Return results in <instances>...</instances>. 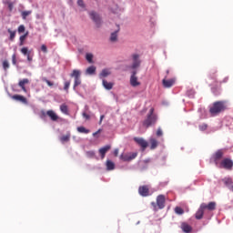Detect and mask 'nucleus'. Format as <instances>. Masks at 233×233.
<instances>
[{"instance_id":"obj_1","label":"nucleus","mask_w":233,"mask_h":233,"mask_svg":"<svg viewBox=\"0 0 233 233\" xmlns=\"http://www.w3.org/2000/svg\"><path fill=\"white\" fill-rule=\"evenodd\" d=\"M225 110H227V103L225 101H217L209 107V114L214 116L225 112Z\"/></svg>"},{"instance_id":"obj_2","label":"nucleus","mask_w":233,"mask_h":233,"mask_svg":"<svg viewBox=\"0 0 233 233\" xmlns=\"http://www.w3.org/2000/svg\"><path fill=\"white\" fill-rule=\"evenodd\" d=\"M156 123H157V115L154 114V108H151L147 118L143 121V127H145V128H150V127H154Z\"/></svg>"},{"instance_id":"obj_3","label":"nucleus","mask_w":233,"mask_h":233,"mask_svg":"<svg viewBox=\"0 0 233 233\" xmlns=\"http://www.w3.org/2000/svg\"><path fill=\"white\" fill-rule=\"evenodd\" d=\"M225 156V150L218 149L217 150L211 157V160L215 163L216 167L219 166V161L223 159V157Z\"/></svg>"},{"instance_id":"obj_4","label":"nucleus","mask_w":233,"mask_h":233,"mask_svg":"<svg viewBox=\"0 0 233 233\" xmlns=\"http://www.w3.org/2000/svg\"><path fill=\"white\" fill-rule=\"evenodd\" d=\"M70 76L74 77V79H75L73 89L76 90V87L79 86V85H81V71L75 69L71 73Z\"/></svg>"},{"instance_id":"obj_5","label":"nucleus","mask_w":233,"mask_h":233,"mask_svg":"<svg viewBox=\"0 0 233 233\" xmlns=\"http://www.w3.org/2000/svg\"><path fill=\"white\" fill-rule=\"evenodd\" d=\"M218 167V168H225V170H232L233 161L230 158H224Z\"/></svg>"},{"instance_id":"obj_6","label":"nucleus","mask_w":233,"mask_h":233,"mask_svg":"<svg viewBox=\"0 0 233 233\" xmlns=\"http://www.w3.org/2000/svg\"><path fill=\"white\" fill-rule=\"evenodd\" d=\"M90 18L96 24V27L99 28L101 26V16L99 14L96 13V11L89 12Z\"/></svg>"},{"instance_id":"obj_7","label":"nucleus","mask_w":233,"mask_h":233,"mask_svg":"<svg viewBox=\"0 0 233 233\" xmlns=\"http://www.w3.org/2000/svg\"><path fill=\"white\" fill-rule=\"evenodd\" d=\"M208 83L212 86H218L221 85L222 82L218 81V76H216V73L211 72L208 76Z\"/></svg>"},{"instance_id":"obj_8","label":"nucleus","mask_w":233,"mask_h":233,"mask_svg":"<svg viewBox=\"0 0 233 233\" xmlns=\"http://www.w3.org/2000/svg\"><path fill=\"white\" fill-rule=\"evenodd\" d=\"M137 157V152L122 154L120 156V159H122V161H132Z\"/></svg>"},{"instance_id":"obj_9","label":"nucleus","mask_w":233,"mask_h":233,"mask_svg":"<svg viewBox=\"0 0 233 233\" xmlns=\"http://www.w3.org/2000/svg\"><path fill=\"white\" fill-rule=\"evenodd\" d=\"M20 52L21 54H23V56H25L27 57V61L29 63H32L34 58V54H32V50H28V47H22Z\"/></svg>"},{"instance_id":"obj_10","label":"nucleus","mask_w":233,"mask_h":233,"mask_svg":"<svg viewBox=\"0 0 233 233\" xmlns=\"http://www.w3.org/2000/svg\"><path fill=\"white\" fill-rule=\"evenodd\" d=\"M132 59H133V63H132L131 68H133V70H136V68H139V66H141V59H139V55L133 54Z\"/></svg>"},{"instance_id":"obj_11","label":"nucleus","mask_w":233,"mask_h":233,"mask_svg":"<svg viewBox=\"0 0 233 233\" xmlns=\"http://www.w3.org/2000/svg\"><path fill=\"white\" fill-rule=\"evenodd\" d=\"M46 116H48L51 121H57V119H59V116H57V114H56L54 110H48L46 111V113H45V111H42V117H45Z\"/></svg>"},{"instance_id":"obj_12","label":"nucleus","mask_w":233,"mask_h":233,"mask_svg":"<svg viewBox=\"0 0 233 233\" xmlns=\"http://www.w3.org/2000/svg\"><path fill=\"white\" fill-rule=\"evenodd\" d=\"M175 84H176V78H170V79L164 78L162 80V85L164 88H171V86H174Z\"/></svg>"},{"instance_id":"obj_13","label":"nucleus","mask_w":233,"mask_h":233,"mask_svg":"<svg viewBox=\"0 0 233 233\" xmlns=\"http://www.w3.org/2000/svg\"><path fill=\"white\" fill-rule=\"evenodd\" d=\"M134 141L136 143H137V145H139V147H141L142 150H146L147 147H148V142H147V140H145L143 138L135 137Z\"/></svg>"},{"instance_id":"obj_14","label":"nucleus","mask_w":233,"mask_h":233,"mask_svg":"<svg viewBox=\"0 0 233 233\" xmlns=\"http://www.w3.org/2000/svg\"><path fill=\"white\" fill-rule=\"evenodd\" d=\"M149 192H150V189L148 188V186H140L138 187V193L143 198H147V196H148Z\"/></svg>"},{"instance_id":"obj_15","label":"nucleus","mask_w":233,"mask_h":233,"mask_svg":"<svg viewBox=\"0 0 233 233\" xmlns=\"http://www.w3.org/2000/svg\"><path fill=\"white\" fill-rule=\"evenodd\" d=\"M165 203H166V198L164 195H158L157 197V206L158 207V208L163 209V208L165 207Z\"/></svg>"},{"instance_id":"obj_16","label":"nucleus","mask_w":233,"mask_h":233,"mask_svg":"<svg viewBox=\"0 0 233 233\" xmlns=\"http://www.w3.org/2000/svg\"><path fill=\"white\" fill-rule=\"evenodd\" d=\"M137 74V71H133L132 76L130 77L131 86H139L141 85V83H139V81H137V76H136Z\"/></svg>"},{"instance_id":"obj_17","label":"nucleus","mask_w":233,"mask_h":233,"mask_svg":"<svg viewBox=\"0 0 233 233\" xmlns=\"http://www.w3.org/2000/svg\"><path fill=\"white\" fill-rule=\"evenodd\" d=\"M216 202H209L208 204L206 203H202V208H204V210H209L210 212H212L213 210H216Z\"/></svg>"},{"instance_id":"obj_18","label":"nucleus","mask_w":233,"mask_h":233,"mask_svg":"<svg viewBox=\"0 0 233 233\" xmlns=\"http://www.w3.org/2000/svg\"><path fill=\"white\" fill-rule=\"evenodd\" d=\"M11 97L15 101H19L20 103H23V105H28V100L26 99V97H25L21 95H14Z\"/></svg>"},{"instance_id":"obj_19","label":"nucleus","mask_w":233,"mask_h":233,"mask_svg":"<svg viewBox=\"0 0 233 233\" xmlns=\"http://www.w3.org/2000/svg\"><path fill=\"white\" fill-rule=\"evenodd\" d=\"M110 148H112V147L110 145H107V146L101 147L98 150V152L101 156V159H105V156H106V152H108V150H110Z\"/></svg>"},{"instance_id":"obj_20","label":"nucleus","mask_w":233,"mask_h":233,"mask_svg":"<svg viewBox=\"0 0 233 233\" xmlns=\"http://www.w3.org/2000/svg\"><path fill=\"white\" fill-rule=\"evenodd\" d=\"M204 214H205V209L203 206L200 204V207L195 215L196 219H203Z\"/></svg>"},{"instance_id":"obj_21","label":"nucleus","mask_w":233,"mask_h":233,"mask_svg":"<svg viewBox=\"0 0 233 233\" xmlns=\"http://www.w3.org/2000/svg\"><path fill=\"white\" fill-rule=\"evenodd\" d=\"M28 83H30V80H28V78H24L19 81L18 86L22 88L23 92H26V87L25 86V85H28Z\"/></svg>"},{"instance_id":"obj_22","label":"nucleus","mask_w":233,"mask_h":233,"mask_svg":"<svg viewBox=\"0 0 233 233\" xmlns=\"http://www.w3.org/2000/svg\"><path fill=\"white\" fill-rule=\"evenodd\" d=\"M102 85L106 90H112V88H114V83L108 82L106 79L102 80Z\"/></svg>"},{"instance_id":"obj_23","label":"nucleus","mask_w":233,"mask_h":233,"mask_svg":"<svg viewBox=\"0 0 233 233\" xmlns=\"http://www.w3.org/2000/svg\"><path fill=\"white\" fill-rule=\"evenodd\" d=\"M149 143H150V149L151 150H156V148H157V147L159 145V142L156 138H150Z\"/></svg>"},{"instance_id":"obj_24","label":"nucleus","mask_w":233,"mask_h":233,"mask_svg":"<svg viewBox=\"0 0 233 233\" xmlns=\"http://www.w3.org/2000/svg\"><path fill=\"white\" fill-rule=\"evenodd\" d=\"M224 185L229 188L233 192V181L232 178H224L223 179Z\"/></svg>"},{"instance_id":"obj_25","label":"nucleus","mask_w":233,"mask_h":233,"mask_svg":"<svg viewBox=\"0 0 233 233\" xmlns=\"http://www.w3.org/2000/svg\"><path fill=\"white\" fill-rule=\"evenodd\" d=\"M181 228H182L183 232H186V233L192 232V227L190 225H188L187 222H183L181 224Z\"/></svg>"},{"instance_id":"obj_26","label":"nucleus","mask_w":233,"mask_h":233,"mask_svg":"<svg viewBox=\"0 0 233 233\" xmlns=\"http://www.w3.org/2000/svg\"><path fill=\"white\" fill-rule=\"evenodd\" d=\"M112 72H110V69H103L101 73L99 74L100 79H104V77H108Z\"/></svg>"},{"instance_id":"obj_27","label":"nucleus","mask_w":233,"mask_h":233,"mask_svg":"<svg viewBox=\"0 0 233 233\" xmlns=\"http://www.w3.org/2000/svg\"><path fill=\"white\" fill-rule=\"evenodd\" d=\"M86 74H87L88 76H93V74H96V66H91L87 67L86 70Z\"/></svg>"},{"instance_id":"obj_28","label":"nucleus","mask_w":233,"mask_h":233,"mask_svg":"<svg viewBox=\"0 0 233 233\" xmlns=\"http://www.w3.org/2000/svg\"><path fill=\"white\" fill-rule=\"evenodd\" d=\"M60 110L62 114H65L66 116H68V106L66 104H62L60 106Z\"/></svg>"},{"instance_id":"obj_29","label":"nucleus","mask_w":233,"mask_h":233,"mask_svg":"<svg viewBox=\"0 0 233 233\" xmlns=\"http://www.w3.org/2000/svg\"><path fill=\"white\" fill-rule=\"evenodd\" d=\"M70 136H71L70 133H67L66 135L62 136L60 137L61 143H68V141H70Z\"/></svg>"},{"instance_id":"obj_30","label":"nucleus","mask_w":233,"mask_h":233,"mask_svg":"<svg viewBox=\"0 0 233 233\" xmlns=\"http://www.w3.org/2000/svg\"><path fill=\"white\" fill-rule=\"evenodd\" d=\"M117 32H119V28L111 34L110 41L112 43H116V41H117Z\"/></svg>"},{"instance_id":"obj_31","label":"nucleus","mask_w":233,"mask_h":233,"mask_svg":"<svg viewBox=\"0 0 233 233\" xmlns=\"http://www.w3.org/2000/svg\"><path fill=\"white\" fill-rule=\"evenodd\" d=\"M106 165V168L108 170H114V168H116V164H114V162H112V160H107Z\"/></svg>"},{"instance_id":"obj_32","label":"nucleus","mask_w":233,"mask_h":233,"mask_svg":"<svg viewBox=\"0 0 233 233\" xmlns=\"http://www.w3.org/2000/svg\"><path fill=\"white\" fill-rule=\"evenodd\" d=\"M77 132H79L80 134H90V130L86 129L85 127H78Z\"/></svg>"},{"instance_id":"obj_33","label":"nucleus","mask_w":233,"mask_h":233,"mask_svg":"<svg viewBox=\"0 0 233 233\" xmlns=\"http://www.w3.org/2000/svg\"><path fill=\"white\" fill-rule=\"evenodd\" d=\"M26 37H28V32H26L25 35L20 36V43L19 46H23V45H25V39H26Z\"/></svg>"},{"instance_id":"obj_34","label":"nucleus","mask_w":233,"mask_h":233,"mask_svg":"<svg viewBox=\"0 0 233 233\" xmlns=\"http://www.w3.org/2000/svg\"><path fill=\"white\" fill-rule=\"evenodd\" d=\"M86 156L89 159H94V157H96V152L95 151H86Z\"/></svg>"},{"instance_id":"obj_35","label":"nucleus","mask_w":233,"mask_h":233,"mask_svg":"<svg viewBox=\"0 0 233 233\" xmlns=\"http://www.w3.org/2000/svg\"><path fill=\"white\" fill-rule=\"evenodd\" d=\"M7 32L8 34H10V36H9L10 41H14V39H15L16 31H12L11 29H8Z\"/></svg>"},{"instance_id":"obj_36","label":"nucleus","mask_w":233,"mask_h":233,"mask_svg":"<svg viewBox=\"0 0 233 233\" xmlns=\"http://www.w3.org/2000/svg\"><path fill=\"white\" fill-rule=\"evenodd\" d=\"M2 65H3V68H4L5 72H6V70H8V68H10V63H8V60H4Z\"/></svg>"},{"instance_id":"obj_37","label":"nucleus","mask_w":233,"mask_h":233,"mask_svg":"<svg viewBox=\"0 0 233 233\" xmlns=\"http://www.w3.org/2000/svg\"><path fill=\"white\" fill-rule=\"evenodd\" d=\"M175 212H176V214H178L179 216H181L182 214H185V210H183L180 207L175 208Z\"/></svg>"},{"instance_id":"obj_38","label":"nucleus","mask_w":233,"mask_h":233,"mask_svg":"<svg viewBox=\"0 0 233 233\" xmlns=\"http://www.w3.org/2000/svg\"><path fill=\"white\" fill-rule=\"evenodd\" d=\"M42 81H43L44 83H46V85L49 86H54V82H52V81L46 79V77H43V78H42Z\"/></svg>"},{"instance_id":"obj_39","label":"nucleus","mask_w":233,"mask_h":233,"mask_svg":"<svg viewBox=\"0 0 233 233\" xmlns=\"http://www.w3.org/2000/svg\"><path fill=\"white\" fill-rule=\"evenodd\" d=\"M30 14H32V11L22 12V19H26V17H28V15H30Z\"/></svg>"},{"instance_id":"obj_40","label":"nucleus","mask_w":233,"mask_h":233,"mask_svg":"<svg viewBox=\"0 0 233 233\" xmlns=\"http://www.w3.org/2000/svg\"><path fill=\"white\" fill-rule=\"evenodd\" d=\"M86 61H88V63H92V59H94V56L92 54H86Z\"/></svg>"},{"instance_id":"obj_41","label":"nucleus","mask_w":233,"mask_h":233,"mask_svg":"<svg viewBox=\"0 0 233 233\" xmlns=\"http://www.w3.org/2000/svg\"><path fill=\"white\" fill-rule=\"evenodd\" d=\"M25 30V27L24 25H21L18 26V34H23Z\"/></svg>"},{"instance_id":"obj_42","label":"nucleus","mask_w":233,"mask_h":233,"mask_svg":"<svg viewBox=\"0 0 233 233\" xmlns=\"http://www.w3.org/2000/svg\"><path fill=\"white\" fill-rule=\"evenodd\" d=\"M12 64L15 66L17 65V56H15V54L12 56Z\"/></svg>"},{"instance_id":"obj_43","label":"nucleus","mask_w":233,"mask_h":233,"mask_svg":"<svg viewBox=\"0 0 233 233\" xmlns=\"http://www.w3.org/2000/svg\"><path fill=\"white\" fill-rule=\"evenodd\" d=\"M68 88H70V81L66 82L64 86V90H66V92H68Z\"/></svg>"},{"instance_id":"obj_44","label":"nucleus","mask_w":233,"mask_h":233,"mask_svg":"<svg viewBox=\"0 0 233 233\" xmlns=\"http://www.w3.org/2000/svg\"><path fill=\"white\" fill-rule=\"evenodd\" d=\"M41 50L44 52V54H46L48 52V48L46 47V45L41 46Z\"/></svg>"},{"instance_id":"obj_45","label":"nucleus","mask_w":233,"mask_h":233,"mask_svg":"<svg viewBox=\"0 0 233 233\" xmlns=\"http://www.w3.org/2000/svg\"><path fill=\"white\" fill-rule=\"evenodd\" d=\"M161 136H163V130H161V127H159V128L157 130V137H161Z\"/></svg>"},{"instance_id":"obj_46","label":"nucleus","mask_w":233,"mask_h":233,"mask_svg":"<svg viewBox=\"0 0 233 233\" xmlns=\"http://www.w3.org/2000/svg\"><path fill=\"white\" fill-rule=\"evenodd\" d=\"M77 5L78 6H80L81 8H85V2L83 0H78L77 1Z\"/></svg>"},{"instance_id":"obj_47","label":"nucleus","mask_w":233,"mask_h":233,"mask_svg":"<svg viewBox=\"0 0 233 233\" xmlns=\"http://www.w3.org/2000/svg\"><path fill=\"white\" fill-rule=\"evenodd\" d=\"M7 5H8L9 12H12V10H14V3L8 2Z\"/></svg>"},{"instance_id":"obj_48","label":"nucleus","mask_w":233,"mask_h":233,"mask_svg":"<svg viewBox=\"0 0 233 233\" xmlns=\"http://www.w3.org/2000/svg\"><path fill=\"white\" fill-rule=\"evenodd\" d=\"M114 156H115V157H117V156H119V149L118 148L114 150Z\"/></svg>"},{"instance_id":"obj_49","label":"nucleus","mask_w":233,"mask_h":233,"mask_svg":"<svg viewBox=\"0 0 233 233\" xmlns=\"http://www.w3.org/2000/svg\"><path fill=\"white\" fill-rule=\"evenodd\" d=\"M82 116H83V117H85V119H90V115H88L86 113H83Z\"/></svg>"},{"instance_id":"obj_50","label":"nucleus","mask_w":233,"mask_h":233,"mask_svg":"<svg viewBox=\"0 0 233 233\" xmlns=\"http://www.w3.org/2000/svg\"><path fill=\"white\" fill-rule=\"evenodd\" d=\"M97 134H101V129H98L96 132L93 133V137H96Z\"/></svg>"},{"instance_id":"obj_51","label":"nucleus","mask_w":233,"mask_h":233,"mask_svg":"<svg viewBox=\"0 0 233 233\" xmlns=\"http://www.w3.org/2000/svg\"><path fill=\"white\" fill-rule=\"evenodd\" d=\"M200 130H207V125L204 124V125L200 126Z\"/></svg>"},{"instance_id":"obj_52","label":"nucleus","mask_w":233,"mask_h":233,"mask_svg":"<svg viewBox=\"0 0 233 233\" xmlns=\"http://www.w3.org/2000/svg\"><path fill=\"white\" fill-rule=\"evenodd\" d=\"M103 119H105V115H102V116H100L99 125H101V123H103Z\"/></svg>"},{"instance_id":"obj_53","label":"nucleus","mask_w":233,"mask_h":233,"mask_svg":"<svg viewBox=\"0 0 233 233\" xmlns=\"http://www.w3.org/2000/svg\"><path fill=\"white\" fill-rule=\"evenodd\" d=\"M152 207H154V208H156L157 207V205L156 204V202H152L151 203Z\"/></svg>"},{"instance_id":"obj_54","label":"nucleus","mask_w":233,"mask_h":233,"mask_svg":"<svg viewBox=\"0 0 233 233\" xmlns=\"http://www.w3.org/2000/svg\"><path fill=\"white\" fill-rule=\"evenodd\" d=\"M227 81H228V78H225L223 83H227Z\"/></svg>"},{"instance_id":"obj_55","label":"nucleus","mask_w":233,"mask_h":233,"mask_svg":"<svg viewBox=\"0 0 233 233\" xmlns=\"http://www.w3.org/2000/svg\"><path fill=\"white\" fill-rule=\"evenodd\" d=\"M168 72H169V71L167 70V74H168Z\"/></svg>"}]
</instances>
